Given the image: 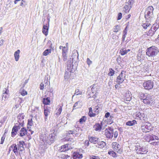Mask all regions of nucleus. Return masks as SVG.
I'll use <instances>...</instances> for the list:
<instances>
[{
  "label": "nucleus",
  "instance_id": "nucleus-25",
  "mask_svg": "<svg viewBox=\"0 0 159 159\" xmlns=\"http://www.w3.org/2000/svg\"><path fill=\"white\" fill-rule=\"evenodd\" d=\"M20 51L19 50H18L17 51L15 52L14 54V56L16 61H18L19 58V54Z\"/></svg>",
  "mask_w": 159,
  "mask_h": 159
},
{
  "label": "nucleus",
  "instance_id": "nucleus-58",
  "mask_svg": "<svg viewBox=\"0 0 159 159\" xmlns=\"http://www.w3.org/2000/svg\"><path fill=\"white\" fill-rule=\"evenodd\" d=\"M18 122L19 124V125H20V126H23L24 125V120H23L22 121H21H21H19V122Z\"/></svg>",
  "mask_w": 159,
  "mask_h": 159
},
{
  "label": "nucleus",
  "instance_id": "nucleus-59",
  "mask_svg": "<svg viewBox=\"0 0 159 159\" xmlns=\"http://www.w3.org/2000/svg\"><path fill=\"white\" fill-rule=\"evenodd\" d=\"M78 102H77L75 103V104H74V105L73 107V109H76V108H78V107H77L76 108H75L77 106Z\"/></svg>",
  "mask_w": 159,
  "mask_h": 159
},
{
  "label": "nucleus",
  "instance_id": "nucleus-53",
  "mask_svg": "<svg viewBox=\"0 0 159 159\" xmlns=\"http://www.w3.org/2000/svg\"><path fill=\"white\" fill-rule=\"evenodd\" d=\"M91 159H100L99 157L95 156H90Z\"/></svg>",
  "mask_w": 159,
  "mask_h": 159
},
{
  "label": "nucleus",
  "instance_id": "nucleus-63",
  "mask_svg": "<svg viewBox=\"0 0 159 159\" xmlns=\"http://www.w3.org/2000/svg\"><path fill=\"white\" fill-rule=\"evenodd\" d=\"M141 55V54H138L137 55V59H138V60L139 61H140V60H141V57H140V56Z\"/></svg>",
  "mask_w": 159,
  "mask_h": 159
},
{
  "label": "nucleus",
  "instance_id": "nucleus-19",
  "mask_svg": "<svg viewBox=\"0 0 159 159\" xmlns=\"http://www.w3.org/2000/svg\"><path fill=\"white\" fill-rule=\"evenodd\" d=\"M132 6L129 4H128V2L126 3L124 7V11L126 13L129 12L132 7Z\"/></svg>",
  "mask_w": 159,
  "mask_h": 159
},
{
  "label": "nucleus",
  "instance_id": "nucleus-13",
  "mask_svg": "<svg viewBox=\"0 0 159 159\" xmlns=\"http://www.w3.org/2000/svg\"><path fill=\"white\" fill-rule=\"evenodd\" d=\"M75 128L73 130L70 131L69 134H75V136H77L80 134L79 131L80 128L78 126L76 127V126H75Z\"/></svg>",
  "mask_w": 159,
  "mask_h": 159
},
{
  "label": "nucleus",
  "instance_id": "nucleus-51",
  "mask_svg": "<svg viewBox=\"0 0 159 159\" xmlns=\"http://www.w3.org/2000/svg\"><path fill=\"white\" fill-rule=\"evenodd\" d=\"M44 84L43 83H41L40 84V87H39L40 89V90H42L44 89Z\"/></svg>",
  "mask_w": 159,
  "mask_h": 159
},
{
  "label": "nucleus",
  "instance_id": "nucleus-24",
  "mask_svg": "<svg viewBox=\"0 0 159 159\" xmlns=\"http://www.w3.org/2000/svg\"><path fill=\"white\" fill-rule=\"evenodd\" d=\"M137 124V122L135 120L132 121H129L126 123V125L129 126H132Z\"/></svg>",
  "mask_w": 159,
  "mask_h": 159
},
{
  "label": "nucleus",
  "instance_id": "nucleus-46",
  "mask_svg": "<svg viewBox=\"0 0 159 159\" xmlns=\"http://www.w3.org/2000/svg\"><path fill=\"white\" fill-rule=\"evenodd\" d=\"M135 2V0H129L128 2V4H129L132 6Z\"/></svg>",
  "mask_w": 159,
  "mask_h": 159
},
{
  "label": "nucleus",
  "instance_id": "nucleus-61",
  "mask_svg": "<svg viewBox=\"0 0 159 159\" xmlns=\"http://www.w3.org/2000/svg\"><path fill=\"white\" fill-rule=\"evenodd\" d=\"M159 27V25L157 24L154 27L153 29L154 30H157Z\"/></svg>",
  "mask_w": 159,
  "mask_h": 159
},
{
  "label": "nucleus",
  "instance_id": "nucleus-18",
  "mask_svg": "<svg viewBox=\"0 0 159 159\" xmlns=\"http://www.w3.org/2000/svg\"><path fill=\"white\" fill-rule=\"evenodd\" d=\"M89 141L92 143L96 144V142H98L99 138L94 136H89L88 138Z\"/></svg>",
  "mask_w": 159,
  "mask_h": 159
},
{
  "label": "nucleus",
  "instance_id": "nucleus-39",
  "mask_svg": "<svg viewBox=\"0 0 159 159\" xmlns=\"http://www.w3.org/2000/svg\"><path fill=\"white\" fill-rule=\"evenodd\" d=\"M59 157L62 159H67L68 158L70 157V156L65 154H62L60 155Z\"/></svg>",
  "mask_w": 159,
  "mask_h": 159
},
{
  "label": "nucleus",
  "instance_id": "nucleus-16",
  "mask_svg": "<svg viewBox=\"0 0 159 159\" xmlns=\"http://www.w3.org/2000/svg\"><path fill=\"white\" fill-rule=\"evenodd\" d=\"M150 127L146 125H144L141 126V129L143 132H148L150 131Z\"/></svg>",
  "mask_w": 159,
  "mask_h": 159
},
{
  "label": "nucleus",
  "instance_id": "nucleus-54",
  "mask_svg": "<svg viewBox=\"0 0 159 159\" xmlns=\"http://www.w3.org/2000/svg\"><path fill=\"white\" fill-rule=\"evenodd\" d=\"M87 64L89 66L92 64V61H91L89 58H87Z\"/></svg>",
  "mask_w": 159,
  "mask_h": 159
},
{
  "label": "nucleus",
  "instance_id": "nucleus-37",
  "mask_svg": "<svg viewBox=\"0 0 159 159\" xmlns=\"http://www.w3.org/2000/svg\"><path fill=\"white\" fill-rule=\"evenodd\" d=\"M99 148H104L106 145L105 142L103 141H99Z\"/></svg>",
  "mask_w": 159,
  "mask_h": 159
},
{
  "label": "nucleus",
  "instance_id": "nucleus-26",
  "mask_svg": "<svg viewBox=\"0 0 159 159\" xmlns=\"http://www.w3.org/2000/svg\"><path fill=\"white\" fill-rule=\"evenodd\" d=\"M42 102L44 105H49L50 102V98L47 97L43 98Z\"/></svg>",
  "mask_w": 159,
  "mask_h": 159
},
{
  "label": "nucleus",
  "instance_id": "nucleus-49",
  "mask_svg": "<svg viewBox=\"0 0 159 159\" xmlns=\"http://www.w3.org/2000/svg\"><path fill=\"white\" fill-rule=\"evenodd\" d=\"M114 138L116 139V138L118 135V132L117 131H114Z\"/></svg>",
  "mask_w": 159,
  "mask_h": 159
},
{
  "label": "nucleus",
  "instance_id": "nucleus-47",
  "mask_svg": "<svg viewBox=\"0 0 159 159\" xmlns=\"http://www.w3.org/2000/svg\"><path fill=\"white\" fill-rule=\"evenodd\" d=\"M146 94H144L143 93H139V96L140 98L142 99L144 97H145Z\"/></svg>",
  "mask_w": 159,
  "mask_h": 159
},
{
  "label": "nucleus",
  "instance_id": "nucleus-36",
  "mask_svg": "<svg viewBox=\"0 0 159 159\" xmlns=\"http://www.w3.org/2000/svg\"><path fill=\"white\" fill-rule=\"evenodd\" d=\"M86 119V117L85 116H83L80 119L79 121L81 124H82L85 122Z\"/></svg>",
  "mask_w": 159,
  "mask_h": 159
},
{
  "label": "nucleus",
  "instance_id": "nucleus-42",
  "mask_svg": "<svg viewBox=\"0 0 159 159\" xmlns=\"http://www.w3.org/2000/svg\"><path fill=\"white\" fill-rule=\"evenodd\" d=\"M108 154L112 156L113 157H116V153L113 151H109L108 152Z\"/></svg>",
  "mask_w": 159,
  "mask_h": 159
},
{
  "label": "nucleus",
  "instance_id": "nucleus-62",
  "mask_svg": "<svg viewBox=\"0 0 159 159\" xmlns=\"http://www.w3.org/2000/svg\"><path fill=\"white\" fill-rule=\"evenodd\" d=\"M110 113L109 112H107L106 113L105 116L106 118H108L110 116Z\"/></svg>",
  "mask_w": 159,
  "mask_h": 159
},
{
  "label": "nucleus",
  "instance_id": "nucleus-45",
  "mask_svg": "<svg viewBox=\"0 0 159 159\" xmlns=\"http://www.w3.org/2000/svg\"><path fill=\"white\" fill-rule=\"evenodd\" d=\"M67 48L65 46L62 49V54L66 53V52H67Z\"/></svg>",
  "mask_w": 159,
  "mask_h": 159
},
{
  "label": "nucleus",
  "instance_id": "nucleus-60",
  "mask_svg": "<svg viewBox=\"0 0 159 159\" xmlns=\"http://www.w3.org/2000/svg\"><path fill=\"white\" fill-rule=\"evenodd\" d=\"M89 116L91 117H94L95 116L96 114L95 113H93L92 112H90L89 114Z\"/></svg>",
  "mask_w": 159,
  "mask_h": 159
},
{
  "label": "nucleus",
  "instance_id": "nucleus-15",
  "mask_svg": "<svg viewBox=\"0 0 159 159\" xmlns=\"http://www.w3.org/2000/svg\"><path fill=\"white\" fill-rule=\"evenodd\" d=\"M136 116L141 120H145L146 118L143 113H142L140 112H137L136 113Z\"/></svg>",
  "mask_w": 159,
  "mask_h": 159
},
{
  "label": "nucleus",
  "instance_id": "nucleus-6",
  "mask_svg": "<svg viewBox=\"0 0 159 159\" xmlns=\"http://www.w3.org/2000/svg\"><path fill=\"white\" fill-rule=\"evenodd\" d=\"M143 85L145 89L149 90L153 88L154 82L151 80H148L145 82Z\"/></svg>",
  "mask_w": 159,
  "mask_h": 159
},
{
  "label": "nucleus",
  "instance_id": "nucleus-32",
  "mask_svg": "<svg viewBox=\"0 0 159 159\" xmlns=\"http://www.w3.org/2000/svg\"><path fill=\"white\" fill-rule=\"evenodd\" d=\"M19 93H20L21 95L23 96H25L27 93V92L24 90L22 88V87L20 90Z\"/></svg>",
  "mask_w": 159,
  "mask_h": 159
},
{
  "label": "nucleus",
  "instance_id": "nucleus-22",
  "mask_svg": "<svg viewBox=\"0 0 159 159\" xmlns=\"http://www.w3.org/2000/svg\"><path fill=\"white\" fill-rule=\"evenodd\" d=\"M18 130L16 126H14L12 128L11 133V135L12 137H14L17 134Z\"/></svg>",
  "mask_w": 159,
  "mask_h": 159
},
{
  "label": "nucleus",
  "instance_id": "nucleus-50",
  "mask_svg": "<svg viewBox=\"0 0 159 159\" xmlns=\"http://www.w3.org/2000/svg\"><path fill=\"white\" fill-rule=\"evenodd\" d=\"M28 125H30V126H32L33 125L32 120V119L30 120H28Z\"/></svg>",
  "mask_w": 159,
  "mask_h": 159
},
{
  "label": "nucleus",
  "instance_id": "nucleus-21",
  "mask_svg": "<svg viewBox=\"0 0 159 159\" xmlns=\"http://www.w3.org/2000/svg\"><path fill=\"white\" fill-rule=\"evenodd\" d=\"M27 130L25 128L23 127L20 130L19 133L20 136V137H23L27 134Z\"/></svg>",
  "mask_w": 159,
  "mask_h": 159
},
{
  "label": "nucleus",
  "instance_id": "nucleus-34",
  "mask_svg": "<svg viewBox=\"0 0 159 159\" xmlns=\"http://www.w3.org/2000/svg\"><path fill=\"white\" fill-rule=\"evenodd\" d=\"M51 49H47L43 52V56H46L51 53Z\"/></svg>",
  "mask_w": 159,
  "mask_h": 159
},
{
  "label": "nucleus",
  "instance_id": "nucleus-35",
  "mask_svg": "<svg viewBox=\"0 0 159 159\" xmlns=\"http://www.w3.org/2000/svg\"><path fill=\"white\" fill-rule=\"evenodd\" d=\"M149 139L150 140H153L155 139L158 140L159 138L157 136H156L153 135H151L149 136Z\"/></svg>",
  "mask_w": 159,
  "mask_h": 159
},
{
  "label": "nucleus",
  "instance_id": "nucleus-9",
  "mask_svg": "<svg viewBox=\"0 0 159 159\" xmlns=\"http://www.w3.org/2000/svg\"><path fill=\"white\" fill-rule=\"evenodd\" d=\"M143 102L144 104H147L152 105L154 104L153 99L152 97L149 95H148L147 97L143 100Z\"/></svg>",
  "mask_w": 159,
  "mask_h": 159
},
{
  "label": "nucleus",
  "instance_id": "nucleus-1",
  "mask_svg": "<svg viewBox=\"0 0 159 159\" xmlns=\"http://www.w3.org/2000/svg\"><path fill=\"white\" fill-rule=\"evenodd\" d=\"M56 138V135L54 132H53L49 134V136L47 137L46 136L44 137L43 136H40V142L42 144L43 143L44 144H45V143H46L50 145L54 142Z\"/></svg>",
  "mask_w": 159,
  "mask_h": 159
},
{
  "label": "nucleus",
  "instance_id": "nucleus-17",
  "mask_svg": "<svg viewBox=\"0 0 159 159\" xmlns=\"http://www.w3.org/2000/svg\"><path fill=\"white\" fill-rule=\"evenodd\" d=\"M24 142L23 141H20L19 142V143L17 144L18 149L20 151H22L24 150L25 149L24 147Z\"/></svg>",
  "mask_w": 159,
  "mask_h": 159
},
{
  "label": "nucleus",
  "instance_id": "nucleus-5",
  "mask_svg": "<svg viewBox=\"0 0 159 159\" xmlns=\"http://www.w3.org/2000/svg\"><path fill=\"white\" fill-rule=\"evenodd\" d=\"M114 129L113 127H108L105 130V134L106 137L109 139H112L114 134Z\"/></svg>",
  "mask_w": 159,
  "mask_h": 159
},
{
  "label": "nucleus",
  "instance_id": "nucleus-41",
  "mask_svg": "<svg viewBox=\"0 0 159 159\" xmlns=\"http://www.w3.org/2000/svg\"><path fill=\"white\" fill-rule=\"evenodd\" d=\"M62 111V107L60 106V107L57 110V112L56 113L57 116H59L61 114Z\"/></svg>",
  "mask_w": 159,
  "mask_h": 159
},
{
  "label": "nucleus",
  "instance_id": "nucleus-55",
  "mask_svg": "<svg viewBox=\"0 0 159 159\" xmlns=\"http://www.w3.org/2000/svg\"><path fill=\"white\" fill-rule=\"evenodd\" d=\"M122 17V14L121 12H120L118 14V16L117 17V20H120Z\"/></svg>",
  "mask_w": 159,
  "mask_h": 159
},
{
  "label": "nucleus",
  "instance_id": "nucleus-48",
  "mask_svg": "<svg viewBox=\"0 0 159 159\" xmlns=\"http://www.w3.org/2000/svg\"><path fill=\"white\" fill-rule=\"evenodd\" d=\"M61 152H65L66 151H67V150H68V148H65V147L64 146V145L63 146H62L61 147Z\"/></svg>",
  "mask_w": 159,
  "mask_h": 159
},
{
  "label": "nucleus",
  "instance_id": "nucleus-23",
  "mask_svg": "<svg viewBox=\"0 0 159 159\" xmlns=\"http://www.w3.org/2000/svg\"><path fill=\"white\" fill-rule=\"evenodd\" d=\"M44 115H45L44 117V120L45 121L47 120V117L48 115V114H49L50 112L49 109L47 108L46 109L44 107Z\"/></svg>",
  "mask_w": 159,
  "mask_h": 159
},
{
  "label": "nucleus",
  "instance_id": "nucleus-12",
  "mask_svg": "<svg viewBox=\"0 0 159 159\" xmlns=\"http://www.w3.org/2000/svg\"><path fill=\"white\" fill-rule=\"evenodd\" d=\"M9 90L5 88L3 91L2 93V100H4L8 99L9 96Z\"/></svg>",
  "mask_w": 159,
  "mask_h": 159
},
{
  "label": "nucleus",
  "instance_id": "nucleus-27",
  "mask_svg": "<svg viewBox=\"0 0 159 159\" xmlns=\"http://www.w3.org/2000/svg\"><path fill=\"white\" fill-rule=\"evenodd\" d=\"M11 147V148L14 147V148L13 149V152L16 155L18 154V151H17V145L15 144H14L12 145Z\"/></svg>",
  "mask_w": 159,
  "mask_h": 159
},
{
  "label": "nucleus",
  "instance_id": "nucleus-33",
  "mask_svg": "<svg viewBox=\"0 0 159 159\" xmlns=\"http://www.w3.org/2000/svg\"><path fill=\"white\" fill-rule=\"evenodd\" d=\"M126 28H125L124 30L123 31V35L122 38V41L123 42L125 40V38L126 37V35L127 33V30H126Z\"/></svg>",
  "mask_w": 159,
  "mask_h": 159
},
{
  "label": "nucleus",
  "instance_id": "nucleus-57",
  "mask_svg": "<svg viewBox=\"0 0 159 159\" xmlns=\"http://www.w3.org/2000/svg\"><path fill=\"white\" fill-rule=\"evenodd\" d=\"M89 141L88 140H86L84 142V144L86 146H87L88 147L89 144Z\"/></svg>",
  "mask_w": 159,
  "mask_h": 159
},
{
  "label": "nucleus",
  "instance_id": "nucleus-44",
  "mask_svg": "<svg viewBox=\"0 0 159 159\" xmlns=\"http://www.w3.org/2000/svg\"><path fill=\"white\" fill-rule=\"evenodd\" d=\"M82 94V92L79 91L78 89H76L75 91V94L77 95H80Z\"/></svg>",
  "mask_w": 159,
  "mask_h": 159
},
{
  "label": "nucleus",
  "instance_id": "nucleus-4",
  "mask_svg": "<svg viewBox=\"0 0 159 159\" xmlns=\"http://www.w3.org/2000/svg\"><path fill=\"white\" fill-rule=\"evenodd\" d=\"M75 69V68H73V65L72 66L70 64L67 65V68L65 72L64 79L66 80H67L70 77L71 73H73L74 71V69Z\"/></svg>",
  "mask_w": 159,
  "mask_h": 159
},
{
  "label": "nucleus",
  "instance_id": "nucleus-43",
  "mask_svg": "<svg viewBox=\"0 0 159 159\" xmlns=\"http://www.w3.org/2000/svg\"><path fill=\"white\" fill-rule=\"evenodd\" d=\"M62 56L63 57V60L64 61H66L67 59V56L66 53L62 54Z\"/></svg>",
  "mask_w": 159,
  "mask_h": 159
},
{
  "label": "nucleus",
  "instance_id": "nucleus-28",
  "mask_svg": "<svg viewBox=\"0 0 159 159\" xmlns=\"http://www.w3.org/2000/svg\"><path fill=\"white\" fill-rule=\"evenodd\" d=\"M97 89L98 88L94 84H93L92 86V88H91V91L93 94H96Z\"/></svg>",
  "mask_w": 159,
  "mask_h": 159
},
{
  "label": "nucleus",
  "instance_id": "nucleus-20",
  "mask_svg": "<svg viewBox=\"0 0 159 159\" xmlns=\"http://www.w3.org/2000/svg\"><path fill=\"white\" fill-rule=\"evenodd\" d=\"M78 53L77 51H75L74 52H73L71 56L72 62L74 61H75V60H77L78 59ZM72 63H73V62H72Z\"/></svg>",
  "mask_w": 159,
  "mask_h": 159
},
{
  "label": "nucleus",
  "instance_id": "nucleus-3",
  "mask_svg": "<svg viewBox=\"0 0 159 159\" xmlns=\"http://www.w3.org/2000/svg\"><path fill=\"white\" fill-rule=\"evenodd\" d=\"M159 52V50L157 47L152 46L147 48L146 50V54L149 57H154Z\"/></svg>",
  "mask_w": 159,
  "mask_h": 159
},
{
  "label": "nucleus",
  "instance_id": "nucleus-14",
  "mask_svg": "<svg viewBox=\"0 0 159 159\" xmlns=\"http://www.w3.org/2000/svg\"><path fill=\"white\" fill-rule=\"evenodd\" d=\"M102 123L100 124L99 123H96L95 125L93 126V128L96 131H100L102 129Z\"/></svg>",
  "mask_w": 159,
  "mask_h": 159
},
{
  "label": "nucleus",
  "instance_id": "nucleus-29",
  "mask_svg": "<svg viewBox=\"0 0 159 159\" xmlns=\"http://www.w3.org/2000/svg\"><path fill=\"white\" fill-rule=\"evenodd\" d=\"M120 26L118 25L115 26L113 28V32H117L120 30Z\"/></svg>",
  "mask_w": 159,
  "mask_h": 159
},
{
  "label": "nucleus",
  "instance_id": "nucleus-8",
  "mask_svg": "<svg viewBox=\"0 0 159 159\" xmlns=\"http://www.w3.org/2000/svg\"><path fill=\"white\" fill-rule=\"evenodd\" d=\"M49 22L50 20H48V24H47V23H45V21L43 22L42 32L46 36H47L48 34V30L49 26Z\"/></svg>",
  "mask_w": 159,
  "mask_h": 159
},
{
  "label": "nucleus",
  "instance_id": "nucleus-10",
  "mask_svg": "<svg viewBox=\"0 0 159 159\" xmlns=\"http://www.w3.org/2000/svg\"><path fill=\"white\" fill-rule=\"evenodd\" d=\"M136 152L137 154H145L148 152L146 147H141L139 148H137L135 149Z\"/></svg>",
  "mask_w": 159,
  "mask_h": 159
},
{
  "label": "nucleus",
  "instance_id": "nucleus-52",
  "mask_svg": "<svg viewBox=\"0 0 159 159\" xmlns=\"http://www.w3.org/2000/svg\"><path fill=\"white\" fill-rule=\"evenodd\" d=\"M80 154L79 153H75L74 154L73 158L76 159V158H79V156Z\"/></svg>",
  "mask_w": 159,
  "mask_h": 159
},
{
  "label": "nucleus",
  "instance_id": "nucleus-11",
  "mask_svg": "<svg viewBox=\"0 0 159 159\" xmlns=\"http://www.w3.org/2000/svg\"><path fill=\"white\" fill-rule=\"evenodd\" d=\"M112 148L116 151L120 153L122 152L120 148V146L116 143H112Z\"/></svg>",
  "mask_w": 159,
  "mask_h": 159
},
{
  "label": "nucleus",
  "instance_id": "nucleus-7",
  "mask_svg": "<svg viewBox=\"0 0 159 159\" xmlns=\"http://www.w3.org/2000/svg\"><path fill=\"white\" fill-rule=\"evenodd\" d=\"M125 72L122 71L116 79V82L118 84H119L123 82L125 79Z\"/></svg>",
  "mask_w": 159,
  "mask_h": 159
},
{
  "label": "nucleus",
  "instance_id": "nucleus-64",
  "mask_svg": "<svg viewBox=\"0 0 159 159\" xmlns=\"http://www.w3.org/2000/svg\"><path fill=\"white\" fill-rule=\"evenodd\" d=\"M4 40L3 39H2L0 41V47L3 44Z\"/></svg>",
  "mask_w": 159,
  "mask_h": 159
},
{
  "label": "nucleus",
  "instance_id": "nucleus-56",
  "mask_svg": "<svg viewBox=\"0 0 159 159\" xmlns=\"http://www.w3.org/2000/svg\"><path fill=\"white\" fill-rule=\"evenodd\" d=\"M48 80H45L44 81V84H45V87L46 88L47 86V88H48L50 87L49 85H48Z\"/></svg>",
  "mask_w": 159,
  "mask_h": 159
},
{
  "label": "nucleus",
  "instance_id": "nucleus-38",
  "mask_svg": "<svg viewBox=\"0 0 159 159\" xmlns=\"http://www.w3.org/2000/svg\"><path fill=\"white\" fill-rule=\"evenodd\" d=\"M115 71L111 68L109 69V72L108 75L109 76H112L115 74Z\"/></svg>",
  "mask_w": 159,
  "mask_h": 159
},
{
  "label": "nucleus",
  "instance_id": "nucleus-30",
  "mask_svg": "<svg viewBox=\"0 0 159 159\" xmlns=\"http://www.w3.org/2000/svg\"><path fill=\"white\" fill-rule=\"evenodd\" d=\"M25 116L23 113H20L17 116V118L18 119V122L21 121V120L24 119Z\"/></svg>",
  "mask_w": 159,
  "mask_h": 159
},
{
  "label": "nucleus",
  "instance_id": "nucleus-2",
  "mask_svg": "<svg viewBox=\"0 0 159 159\" xmlns=\"http://www.w3.org/2000/svg\"><path fill=\"white\" fill-rule=\"evenodd\" d=\"M154 8L152 6L148 7L144 13V17L148 22H151L154 19L153 11Z\"/></svg>",
  "mask_w": 159,
  "mask_h": 159
},
{
  "label": "nucleus",
  "instance_id": "nucleus-40",
  "mask_svg": "<svg viewBox=\"0 0 159 159\" xmlns=\"http://www.w3.org/2000/svg\"><path fill=\"white\" fill-rule=\"evenodd\" d=\"M120 53L121 55H124L127 53L126 50L125 48L121 49L120 50Z\"/></svg>",
  "mask_w": 159,
  "mask_h": 159
},
{
  "label": "nucleus",
  "instance_id": "nucleus-31",
  "mask_svg": "<svg viewBox=\"0 0 159 159\" xmlns=\"http://www.w3.org/2000/svg\"><path fill=\"white\" fill-rule=\"evenodd\" d=\"M150 22H148L147 20L146 22L143 24L142 25V26L143 28L144 29H146L149 26L151 25L150 23Z\"/></svg>",
  "mask_w": 159,
  "mask_h": 159
}]
</instances>
